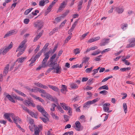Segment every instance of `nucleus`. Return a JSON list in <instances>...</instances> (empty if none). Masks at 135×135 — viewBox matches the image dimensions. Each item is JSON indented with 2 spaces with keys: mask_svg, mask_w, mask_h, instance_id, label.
Segmentation results:
<instances>
[{
  "mask_svg": "<svg viewBox=\"0 0 135 135\" xmlns=\"http://www.w3.org/2000/svg\"><path fill=\"white\" fill-rule=\"evenodd\" d=\"M9 114L10 117H11L12 118V119H14L15 120V119H14V117L15 116V114L13 113H9Z\"/></svg>",
  "mask_w": 135,
  "mask_h": 135,
  "instance_id": "nucleus-63",
  "label": "nucleus"
},
{
  "mask_svg": "<svg viewBox=\"0 0 135 135\" xmlns=\"http://www.w3.org/2000/svg\"><path fill=\"white\" fill-rule=\"evenodd\" d=\"M93 67H91L90 68H87L85 70L86 73H89L90 72L93 68Z\"/></svg>",
  "mask_w": 135,
  "mask_h": 135,
  "instance_id": "nucleus-51",
  "label": "nucleus"
},
{
  "mask_svg": "<svg viewBox=\"0 0 135 135\" xmlns=\"http://www.w3.org/2000/svg\"><path fill=\"white\" fill-rule=\"evenodd\" d=\"M64 117L65 120L67 122L69 120V116L67 115H64Z\"/></svg>",
  "mask_w": 135,
  "mask_h": 135,
  "instance_id": "nucleus-53",
  "label": "nucleus"
},
{
  "mask_svg": "<svg viewBox=\"0 0 135 135\" xmlns=\"http://www.w3.org/2000/svg\"><path fill=\"white\" fill-rule=\"evenodd\" d=\"M56 105L54 104H52L51 105V107L52 108H51L50 110L51 111H53L55 110V108L56 107Z\"/></svg>",
  "mask_w": 135,
  "mask_h": 135,
  "instance_id": "nucleus-41",
  "label": "nucleus"
},
{
  "mask_svg": "<svg viewBox=\"0 0 135 135\" xmlns=\"http://www.w3.org/2000/svg\"><path fill=\"white\" fill-rule=\"evenodd\" d=\"M9 68V65L8 64L4 68V71H3V75L4 76H6L8 73Z\"/></svg>",
  "mask_w": 135,
  "mask_h": 135,
  "instance_id": "nucleus-22",
  "label": "nucleus"
},
{
  "mask_svg": "<svg viewBox=\"0 0 135 135\" xmlns=\"http://www.w3.org/2000/svg\"><path fill=\"white\" fill-rule=\"evenodd\" d=\"M62 18V16L60 17H58L55 18V21L54 22V23H56L59 22L61 20V18Z\"/></svg>",
  "mask_w": 135,
  "mask_h": 135,
  "instance_id": "nucleus-31",
  "label": "nucleus"
},
{
  "mask_svg": "<svg viewBox=\"0 0 135 135\" xmlns=\"http://www.w3.org/2000/svg\"><path fill=\"white\" fill-rule=\"evenodd\" d=\"M16 33L17 32H15V30H11L7 32L6 34L4 35V38H5L8 37L9 36H11Z\"/></svg>",
  "mask_w": 135,
  "mask_h": 135,
  "instance_id": "nucleus-6",
  "label": "nucleus"
},
{
  "mask_svg": "<svg viewBox=\"0 0 135 135\" xmlns=\"http://www.w3.org/2000/svg\"><path fill=\"white\" fill-rule=\"evenodd\" d=\"M4 95L6 96V97L11 102H12L15 103V101L14 100L13 98L8 93L4 92Z\"/></svg>",
  "mask_w": 135,
  "mask_h": 135,
  "instance_id": "nucleus-7",
  "label": "nucleus"
},
{
  "mask_svg": "<svg viewBox=\"0 0 135 135\" xmlns=\"http://www.w3.org/2000/svg\"><path fill=\"white\" fill-rule=\"evenodd\" d=\"M69 12V10H67L65 12H64L62 16V17H65L68 14Z\"/></svg>",
  "mask_w": 135,
  "mask_h": 135,
  "instance_id": "nucleus-50",
  "label": "nucleus"
},
{
  "mask_svg": "<svg viewBox=\"0 0 135 135\" xmlns=\"http://www.w3.org/2000/svg\"><path fill=\"white\" fill-rule=\"evenodd\" d=\"M76 126V129L78 131H79L80 128V123L79 121H76L75 123Z\"/></svg>",
  "mask_w": 135,
  "mask_h": 135,
  "instance_id": "nucleus-26",
  "label": "nucleus"
},
{
  "mask_svg": "<svg viewBox=\"0 0 135 135\" xmlns=\"http://www.w3.org/2000/svg\"><path fill=\"white\" fill-rule=\"evenodd\" d=\"M88 79V78L87 77L83 78L82 79V81L83 82L86 81H87Z\"/></svg>",
  "mask_w": 135,
  "mask_h": 135,
  "instance_id": "nucleus-64",
  "label": "nucleus"
},
{
  "mask_svg": "<svg viewBox=\"0 0 135 135\" xmlns=\"http://www.w3.org/2000/svg\"><path fill=\"white\" fill-rule=\"evenodd\" d=\"M39 13V11L37 10H36L35 11V12H32V14L34 16H36L37 15V13Z\"/></svg>",
  "mask_w": 135,
  "mask_h": 135,
  "instance_id": "nucleus-54",
  "label": "nucleus"
},
{
  "mask_svg": "<svg viewBox=\"0 0 135 135\" xmlns=\"http://www.w3.org/2000/svg\"><path fill=\"white\" fill-rule=\"evenodd\" d=\"M27 41L26 40H24L20 44V45L17 48L16 50V52L19 51V53L17 54V56L19 57L23 53L25 48H23L25 44Z\"/></svg>",
  "mask_w": 135,
  "mask_h": 135,
  "instance_id": "nucleus-2",
  "label": "nucleus"
},
{
  "mask_svg": "<svg viewBox=\"0 0 135 135\" xmlns=\"http://www.w3.org/2000/svg\"><path fill=\"white\" fill-rule=\"evenodd\" d=\"M93 73L92 74V75L93 76H94L98 72V70L96 69H94L93 70Z\"/></svg>",
  "mask_w": 135,
  "mask_h": 135,
  "instance_id": "nucleus-60",
  "label": "nucleus"
},
{
  "mask_svg": "<svg viewBox=\"0 0 135 135\" xmlns=\"http://www.w3.org/2000/svg\"><path fill=\"white\" fill-rule=\"evenodd\" d=\"M32 117H34L36 118H37V114L36 113H34L33 112L31 111H30V112L28 113Z\"/></svg>",
  "mask_w": 135,
  "mask_h": 135,
  "instance_id": "nucleus-25",
  "label": "nucleus"
},
{
  "mask_svg": "<svg viewBox=\"0 0 135 135\" xmlns=\"http://www.w3.org/2000/svg\"><path fill=\"white\" fill-rule=\"evenodd\" d=\"M26 59L25 57H21L18 58L14 62V64L16 63L17 61H18V63H22Z\"/></svg>",
  "mask_w": 135,
  "mask_h": 135,
  "instance_id": "nucleus-21",
  "label": "nucleus"
},
{
  "mask_svg": "<svg viewBox=\"0 0 135 135\" xmlns=\"http://www.w3.org/2000/svg\"><path fill=\"white\" fill-rule=\"evenodd\" d=\"M61 89H60L61 92L63 93H64L65 92L67 91V86L64 85H62L61 87Z\"/></svg>",
  "mask_w": 135,
  "mask_h": 135,
  "instance_id": "nucleus-19",
  "label": "nucleus"
},
{
  "mask_svg": "<svg viewBox=\"0 0 135 135\" xmlns=\"http://www.w3.org/2000/svg\"><path fill=\"white\" fill-rule=\"evenodd\" d=\"M52 51L51 50L49 51L46 52L44 54V56H45V57L43 59L44 61H47L49 57V55L51 52Z\"/></svg>",
  "mask_w": 135,
  "mask_h": 135,
  "instance_id": "nucleus-10",
  "label": "nucleus"
},
{
  "mask_svg": "<svg viewBox=\"0 0 135 135\" xmlns=\"http://www.w3.org/2000/svg\"><path fill=\"white\" fill-rule=\"evenodd\" d=\"M70 86L71 88L73 89H76L78 87V86L74 83L71 84Z\"/></svg>",
  "mask_w": 135,
  "mask_h": 135,
  "instance_id": "nucleus-32",
  "label": "nucleus"
},
{
  "mask_svg": "<svg viewBox=\"0 0 135 135\" xmlns=\"http://www.w3.org/2000/svg\"><path fill=\"white\" fill-rule=\"evenodd\" d=\"M109 39H105V38L103 39L102 41V42L100 43V46H104L109 43Z\"/></svg>",
  "mask_w": 135,
  "mask_h": 135,
  "instance_id": "nucleus-16",
  "label": "nucleus"
},
{
  "mask_svg": "<svg viewBox=\"0 0 135 135\" xmlns=\"http://www.w3.org/2000/svg\"><path fill=\"white\" fill-rule=\"evenodd\" d=\"M30 20L26 18L24 20V22L25 23L27 24L28 23Z\"/></svg>",
  "mask_w": 135,
  "mask_h": 135,
  "instance_id": "nucleus-59",
  "label": "nucleus"
},
{
  "mask_svg": "<svg viewBox=\"0 0 135 135\" xmlns=\"http://www.w3.org/2000/svg\"><path fill=\"white\" fill-rule=\"evenodd\" d=\"M4 117L10 122H12V120L10 118L9 113H5L4 115Z\"/></svg>",
  "mask_w": 135,
  "mask_h": 135,
  "instance_id": "nucleus-20",
  "label": "nucleus"
},
{
  "mask_svg": "<svg viewBox=\"0 0 135 135\" xmlns=\"http://www.w3.org/2000/svg\"><path fill=\"white\" fill-rule=\"evenodd\" d=\"M108 93V92L105 90H104L102 91H100L99 93L100 94H103V95H106Z\"/></svg>",
  "mask_w": 135,
  "mask_h": 135,
  "instance_id": "nucleus-55",
  "label": "nucleus"
},
{
  "mask_svg": "<svg viewBox=\"0 0 135 135\" xmlns=\"http://www.w3.org/2000/svg\"><path fill=\"white\" fill-rule=\"evenodd\" d=\"M41 53H40L39 52L37 53V54H36V56H35V57H34L35 59H36L37 58H38L41 55Z\"/></svg>",
  "mask_w": 135,
  "mask_h": 135,
  "instance_id": "nucleus-61",
  "label": "nucleus"
},
{
  "mask_svg": "<svg viewBox=\"0 0 135 135\" xmlns=\"http://www.w3.org/2000/svg\"><path fill=\"white\" fill-rule=\"evenodd\" d=\"M47 119L46 118V119L45 118H44L41 117H40V118L43 121V122H44L45 123H46L47 122L46 120H49V119L48 118V117L47 116Z\"/></svg>",
  "mask_w": 135,
  "mask_h": 135,
  "instance_id": "nucleus-49",
  "label": "nucleus"
},
{
  "mask_svg": "<svg viewBox=\"0 0 135 135\" xmlns=\"http://www.w3.org/2000/svg\"><path fill=\"white\" fill-rule=\"evenodd\" d=\"M25 104L26 105L31 106L33 107L35 106V104L33 102H31L29 100H26L24 101Z\"/></svg>",
  "mask_w": 135,
  "mask_h": 135,
  "instance_id": "nucleus-14",
  "label": "nucleus"
},
{
  "mask_svg": "<svg viewBox=\"0 0 135 135\" xmlns=\"http://www.w3.org/2000/svg\"><path fill=\"white\" fill-rule=\"evenodd\" d=\"M40 130L39 129V128L37 127H35L34 129V133L33 134L35 135H39V133Z\"/></svg>",
  "mask_w": 135,
  "mask_h": 135,
  "instance_id": "nucleus-27",
  "label": "nucleus"
},
{
  "mask_svg": "<svg viewBox=\"0 0 135 135\" xmlns=\"http://www.w3.org/2000/svg\"><path fill=\"white\" fill-rule=\"evenodd\" d=\"M30 123L31 125L35 126V125L34 123V121L33 119H31L30 120Z\"/></svg>",
  "mask_w": 135,
  "mask_h": 135,
  "instance_id": "nucleus-56",
  "label": "nucleus"
},
{
  "mask_svg": "<svg viewBox=\"0 0 135 135\" xmlns=\"http://www.w3.org/2000/svg\"><path fill=\"white\" fill-rule=\"evenodd\" d=\"M99 100V98H97L96 99H95L93 100H89L88 101L90 104L91 105L94 104L95 103L97 102Z\"/></svg>",
  "mask_w": 135,
  "mask_h": 135,
  "instance_id": "nucleus-28",
  "label": "nucleus"
},
{
  "mask_svg": "<svg viewBox=\"0 0 135 135\" xmlns=\"http://www.w3.org/2000/svg\"><path fill=\"white\" fill-rule=\"evenodd\" d=\"M123 108L124 109V112L125 113H126L127 112V106L126 103H124L123 105Z\"/></svg>",
  "mask_w": 135,
  "mask_h": 135,
  "instance_id": "nucleus-30",
  "label": "nucleus"
},
{
  "mask_svg": "<svg viewBox=\"0 0 135 135\" xmlns=\"http://www.w3.org/2000/svg\"><path fill=\"white\" fill-rule=\"evenodd\" d=\"M56 55L55 54H54L50 58L49 62H50L49 64V66H53L54 67V69L55 70L54 72L57 74H60L62 71L61 66H59V64H58L57 62V59H55L54 60V59L56 57Z\"/></svg>",
  "mask_w": 135,
  "mask_h": 135,
  "instance_id": "nucleus-1",
  "label": "nucleus"
},
{
  "mask_svg": "<svg viewBox=\"0 0 135 135\" xmlns=\"http://www.w3.org/2000/svg\"><path fill=\"white\" fill-rule=\"evenodd\" d=\"M34 25L35 27H38L39 30H40L43 26L42 21H37L36 22L34 23Z\"/></svg>",
  "mask_w": 135,
  "mask_h": 135,
  "instance_id": "nucleus-4",
  "label": "nucleus"
},
{
  "mask_svg": "<svg viewBox=\"0 0 135 135\" xmlns=\"http://www.w3.org/2000/svg\"><path fill=\"white\" fill-rule=\"evenodd\" d=\"M60 104L63 109L65 110H68L70 107L68 106L67 105L64 103H60Z\"/></svg>",
  "mask_w": 135,
  "mask_h": 135,
  "instance_id": "nucleus-17",
  "label": "nucleus"
},
{
  "mask_svg": "<svg viewBox=\"0 0 135 135\" xmlns=\"http://www.w3.org/2000/svg\"><path fill=\"white\" fill-rule=\"evenodd\" d=\"M38 91L40 93L43 94L44 95H45V94H46V93L45 90L43 89H41L39 88H38Z\"/></svg>",
  "mask_w": 135,
  "mask_h": 135,
  "instance_id": "nucleus-37",
  "label": "nucleus"
},
{
  "mask_svg": "<svg viewBox=\"0 0 135 135\" xmlns=\"http://www.w3.org/2000/svg\"><path fill=\"white\" fill-rule=\"evenodd\" d=\"M102 89H103L108 90L109 89V88L108 86L107 85H105L102 86Z\"/></svg>",
  "mask_w": 135,
  "mask_h": 135,
  "instance_id": "nucleus-57",
  "label": "nucleus"
},
{
  "mask_svg": "<svg viewBox=\"0 0 135 135\" xmlns=\"http://www.w3.org/2000/svg\"><path fill=\"white\" fill-rule=\"evenodd\" d=\"M71 36H69L67 37L65 41V43H67L68 41L70 40L71 38Z\"/></svg>",
  "mask_w": 135,
  "mask_h": 135,
  "instance_id": "nucleus-52",
  "label": "nucleus"
},
{
  "mask_svg": "<svg viewBox=\"0 0 135 135\" xmlns=\"http://www.w3.org/2000/svg\"><path fill=\"white\" fill-rule=\"evenodd\" d=\"M89 58L88 57H84L83 58V59L84 60H83V63H85L86 62H88L89 59Z\"/></svg>",
  "mask_w": 135,
  "mask_h": 135,
  "instance_id": "nucleus-47",
  "label": "nucleus"
},
{
  "mask_svg": "<svg viewBox=\"0 0 135 135\" xmlns=\"http://www.w3.org/2000/svg\"><path fill=\"white\" fill-rule=\"evenodd\" d=\"M90 105V104L89 101H88L87 102L84 104L83 107L84 108H86V107L88 108L89 107V105Z\"/></svg>",
  "mask_w": 135,
  "mask_h": 135,
  "instance_id": "nucleus-38",
  "label": "nucleus"
},
{
  "mask_svg": "<svg viewBox=\"0 0 135 135\" xmlns=\"http://www.w3.org/2000/svg\"><path fill=\"white\" fill-rule=\"evenodd\" d=\"M21 107L23 110L26 111V112H27L28 113L30 112V110L27 107H25L24 105H22Z\"/></svg>",
  "mask_w": 135,
  "mask_h": 135,
  "instance_id": "nucleus-36",
  "label": "nucleus"
},
{
  "mask_svg": "<svg viewBox=\"0 0 135 135\" xmlns=\"http://www.w3.org/2000/svg\"><path fill=\"white\" fill-rule=\"evenodd\" d=\"M102 55H100L97 56V57L95 58L94 60L96 61H100L101 59L100 58L102 57Z\"/></svg>",
  "mask_w": 135,
  "mask_h": 135,
  "instance_id": "nucleus-46",
  "label": "nucleus"
},
{
  "mask_svg": "<svg viewBox=\"0 0 135 135\" xmlns=\"http://www.w3.org/2000/svg\"><path fill=\"white\" fill-rule=\"evenodd\" d=\"M72 108L70 107L69 108V109H68V114L70 116H71L72 115Z\"/></svg>",
  "mask_w": 135,
  "mask_h": 135,
  "instance_id": "nucleus-43",
  "label": "nucleus"
},
{
  "mask_svg": "<svg viewBox=\"0 0 135 135\" xmlns=\"http://www.w3.org/2000/svg\"><path fill=\"white\" fill-rule=\"evenodd\" d=\"M50 67H52L51 68H49L46 71V73L47 74L49 73L51 71L54 69V67H53V66H50Z\"/></svg>",
  "mask_w": 135,
  "mask_h": 135,
  "instance_id": "nucleus-42",
  "label": "nucleus"
},
{
  "mask_svg": "<svg viewBox=\"0 0 135 135\" xmlns=\"http://www.w3.org/2000/svg\"><path fill=\"white\" fill-rule=\"evenodd\" d=\"M45 97L46 98L48 99H52L53 98L48 93H46V94H45Z\"/></svg>",
  "mask_w": 135,
  "mask_h": 135,
  "instance_id": "nucleus-33",
  "label": "nucleus"
},
{
  "mask_svg": "<svg viewBox=\"0 0 135 135\" xmlns=\"http://www.w3.org/2000/svg\"><path fill=\"white\" fill-rule=\"evenodd\" d=\"M57 107L60 112L62 113H64V111L60 105L57 106Z\"/></svg>",
  "mask_w": 135,
  "mask_h": 135,
  "instance_id": "nucleus-45",
  "label": "nucleus"
},
{
  "mask_svg": "<svg viewBox=\"0 0 135 135\" xmlns=\"http://www.w3.org/2000/svg\"><path fill=\"white\" fill-rule=\"evenodd\" d=\"M12 42H11L8 46L6 47L4 49H3V54L4 55L6 54L9 51V49L12 47Z\"/></svg>",
  "mask_w": 135,
  "mask_h": 135,
  "instance_id": "nucleus-9",
  "label": "nucleus"
},
{
  "mask_svg": "<svg viewBox=\"0 0 135 135\" xmlns=\"http://www.w3.org/2000/svg\"><path fill=\"white\" fill-rule=\"evenodd\" d=\"M49 0H41L39 2V5L40 6H43L45 4L49 3Z\"/></svg>",
  "mask_w": 135,
  "mask_h": 135,
  "instance_id": "nucleus-15",
  "label": "nucleus"
},
{
  "mask_svg": "<svg viewBox=\"0 0 135 135\" xmlns=\"http://www.w3.org/2000/svg\"><path fill=\"white\" fill-rule=\"evenodd\" d=\"M37 108L38 111L41 112L43 115L47 119V115H48V114L45 110L43 107L40 105H38L37 106Z\"/></svg>",
  "mask_w": 135,
  "mask_h": 135,
  "instance_id": "nucleus-3",
  "label": "nucleus"
},
{
  "mask_svg": "<svg viewBox=\"0 0 135 135\" xmlns=\"http://www.w3.org/2000/svg\"><path fill=\"white\" fill-rule=\"evenodd\" d=\"M122 60L124 62V63L126 65H129L130 64V63L127 60H126L125 59H122Z\"/></svg>",
  "mask_w": 135,
  "mask_h": 135,
  "instance_id": "nucleus-44",
  "label": "nucleus"
},
{
  "mask_svg": "<svg viewBox=\"0 0 135 135\" xmlns=\"http://www.w3.org/2000/svg\"><path fill=\"white\" fill-rule=\"evenodd\" d=\"M130 43L129 44H128L126 46L127 48H129V47H133L135 46V43H132L130 42Z\"/></svg>",
  "mask_w": 135,
  "mask_h": 135,
  "instance_id": "nucleus-39",
  "label": "nucleus"
},
{
  "mask_svg": "<svg viewBox=\"0 0 135 135\" xmlns=\"http://www.w3.org/2000/svg\"><path fill=\"white\" fill-rule=\"evenodd\" d=\"M94 80L95 79H90L87 82V84L89 85H90L93 83V80Z\"/></svg>",
  "mask_w": 135,
  "mask_h": 135,
  "instance_id": "nucleus-40",
  "label": "nucleus"
},
{
  "mask_svg": "<svg viewBox=\"0 0 135 135\" xmlns=\"http://www.w3.org/2000/svg\"><path fill=\"white\" fill-rule=\"evenodd\" d=\"M66 4L64 1L61 4L58 9L57 10V12H60L62 11L66 5Z\"/></svg>",
  "mask_w": 135,
  "mask_h": 135,
  "instance_id": "nucleus-5",
  "label": "nucleus"
},
{
  "mask_svg": "<svg viewBox=\"0 0 135 135\" xmlns=\"http://www.w3.org/2000/svg\"><path fill=\"white\" fill-rule=\"evenodd\" d=\"M78 20L76 21L73 24V25L72 27H71L70 30L69 31V32H71L73 30H74L75 27L76 26V25H77Z\"/></svg>",
  "mask_w": 135,
  "mask_h": 135,
  "instance_id": "nucleus-24",
  "label": "nucleus"
},
{
  "mask_svg": "<svg viewBox=\"0 0 135 135\" xmlns=\"http://www.w3.org/2000/svg\"><path fill=\"white\" fill-rule=\"evenodd\" d=\"M89 33V32H88L85 33L80 38L81 40H83L86 37V36Z\"/></svg>",
  "mask_w": 135,
  "mask_h": 135,
  "instance_id": "nucleus-48",
  "label": "nucleus"
},
{
  "mask_svg": "<svg viewBox=\"0 0 135 135\" xmlns=\"http://www.w3.org/2000/svg\"><path fill=\"white\" fill-rule=\"evenodd\" d=\"M80 50L78 48H76L74 50V53L75 54V55L78 54L80 53Z\"/></svg>",
  "mask_w": 135,
  "mask_h": 135,
  "instance_id": "nucleus-34",
  "label": "nucleus"
},
{
  "mask_svg": "<svg viewBox=\"0 0 135 135\" xmlns=\"http://www.w3.org/2000/svg\"><path fill=\"white\" fill-rule=\"evenodd\" d=\"M115 9L117 12L119 13H122L123 12L124 10L123 8L120 7H116Z\"/></svg>",
  "mask_w": 135,
  "mask_h": 135,
  "instance_id": "nucleus-23",
  "label": "nucleus"
},
{
  "mask_svg": "<svg viewBox=\"0 0 135 135\" xmlns=\"http://www.w3.org/2000/svg\"><path fill=\"white\" fill-rule=\"evenodd\" d=\"M110 105L109 103H105L103 105V109L105 112H107L109 110Z\"/></svg>",
  "mask_w": 135,
  "mask_h": 135,
  "instance_id": "nucleus-8",
  "label": "nucleus"
},
{
  "mask_svg": "<svg viewBox=\"0 0 135 135\" xmlns=\"http://www.w3.org/2000/svg\"><path fill=\"white\" fill-rule=\"evenodd\" d=\"M47 61H44L43 60L42 62V64L40 65L36 69V70H39L41 69V68H45L47 66V65L46 64V62Z\"/></svg>",
  "mask_w": 135,
  "mask_h": 135,
  "instance_id": "nucleus-13",
  "label": "nucleus"
},
{
  "mask_svg": "<svg viewBox=\"0 0 135 135\" xmlns=\"http://www.w3.org/2000/svg\"><path fill=\"white\" fill-rule=\"evenodd\" d=\"M52 51L51 50L49 51L46 52L44 54V56H45V57L43 59L44 61H47L49 57V55L51 52Z\"/></svg>",
  "mask_w": 135,
  "mask_h": 135,
  "instance_id": "nucleus-11",
  "label": "nucleus"
},
{
  "mask_svg": "<svg viewBox=\"0 0 135 135\" xmlns=\"http://www.w3.org/2000/svg\"><path fill=\"white\" fill-rule=\"evenodd\" d=\"M39 36H36L34 40H33V42H35L38 39L40 38Z\"/></svg>",
  "mask_w": 135,
  "mask_h": 135,
  "instance_id": "nucleus-62",
  "label": "nucleus"
},
{
  "mask_svg": "<svg viewBox=\"0 0 135 135\" xmlns=\"http://www.w3.org/2000/svg\"><path fill=\"white\" fill-rule=\"evenodd\" d=\"M52 51L51 50L49 51L46 52L44 54V56H45V57L43 59L44 61H47L49 57V55L51 52Z\"/></svg>",
  "mask_w": 135,
  "mask_h": 135,
  "instance_id": "nucleus-12",
  "label": "nucleus"
},
{
  "mask_svg": "<svg viewBox=\"0 0 135 135\" xmlns=\"http://www.w3.org/2000/svg\"><path fill=\"white\" fill-rule=\"evenodd\" d=\"M48 86L50 88L55 91L57 92L60 91V89L56 86H53L51 85H48Z\"/></svg>",
  "mask_w": 135,
  "mask_h": 135,
  "instance_id": "nucleus-18",
  "label": "nucleus"
},
{
  "mask_svg": "<svg viewBox=\"0 0 135 135\" xmlns=\"http://www.w3.org/2000/svg\"><path fill=\"white\" fill-rule=\"evenodd\" d=\"M128 26V24L126 23L122 24L121 26V28L124 31L127 28Z\"/></svg>",
  "mask_w": 135,
  "mask_h": 135,
  "instance_id": "nucleus-29",
  "label": "nucleus"
},
{
  "mask_svg": "<svg viewBox=\"0 0 135 135\" xmlns=\"http://www.w3.org/2000/svg\"><path fill=\"white\" fill-rule=\"evenodd\" d=\"M38 88L35 87V88L32 89H31V91L32 92H37V91H38Z\"/></svg>",
  "mask_w": 135,
  "mask_h": 135,
  "instance_id": "nucleus-58",
  "label": "nucleus"
},
{
  "mask_svg": "<svg viewBox=\"0 0 135 135\" xmlns=\"http://www.w3.org/2000/svg\"><path fill=\"white\" fill-rule=\"evenodd\" d=\"M33 9L32 8H29V9H27L24 12V14L25 15H27L30 13L32 10Z\"/></svg>",
  "mask_w": 135,
  "mask_h": 135,
  "instance_id": "nucleus-35",
  "label": "nucleus"
}]
</instances>
